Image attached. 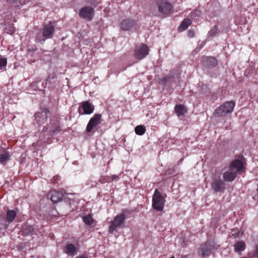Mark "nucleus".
I'll return each instance as SVG.
<instances>
[{
    "label": "nucleus",
    "mask_w": 258,
    "mask_h": 258,
    "mask_svg": "<svg viewBox=\"0 0 258 258\" xmlns=\"http://www.w3.org/2000/svg\"><path fill=\"white\" fill-rule=\"evenodd\" d=\"M156 5L162 15L168 16L173 13V7L168 0H156Z\"/></svg>",
    "instance_id": "1"
},
{
    "label": "nucleus",
    "mask_w": 258,
    "mask_h": 258,
    "mask_svg": "<svg viewBox=\"0 0 258 258\" xmlns=\"http://www.w3.org/2000/svg\"><path fill=\"white\" fill-rule=\"evenodd\" d=\"M94 110V106L88 101L82 102L78 108V112L80 114H90Z\"/></svg>",
    "instance_id": "7"
},
{
    "label": "nucleus",
    "mask_w": 258,
    "mask_h": 258,
    "mask_svg": "<svg viewBox=\"0 0 258 258\" xmlns=\"http://www.w3.org/2000/svg\"><path fill=\"white\" fill-rule=\"evenodd\" d=\"M7 64V60L6 58L0 57V70L5 68Z\"/></svg>",
    "instance_id": "29"
},
{
    "label": "nucleus",
    "mask_w": 258,
    "mask_h": 258,
    "mask_svg": "<svg viewBox=\"0 0 258 258\" xmlns=\"http://www.w3.org/2000/svg\"><path fill=\"white\" fill-rule=\"evenodd\" d=\"M149 49L146 44L137 46L135 51V56L138 59H142L145 57L149 53Z\"/></svg>",
    "instance_id": "8"
},
{
    "label": "nucleus",
    "mask_w": 258,
    "mask_h": 258,
    "mask_svg": "<svg viewBox=\"0 0 258 258\" xmlns=\"http://www.w3.org/2000/svg\"><path fill=\"white\" fill-rule=\"evenodd\" d=\"M194 31H192V30H189L188 31V36L191 38V37H193L194 36Z\"/></svg>",
    "instance_id": "34"
},
{
    "label": "nucleus",
    "mask_w": 258,
    "mask_h": 258,
    "mask_svg": "<svg viewBox=\"0 0 258 258\" xmlns=\"http://www.w3.org/2000/svg\"><path fill=\"white\" fill-rule=\"evenodd\" d=\"M235 105V103L233 101L226 102L215 110L214 115L218 117L225 116L233 111Z\"/></svg>",
    "instance_id": "2"
},
{
    "label": "nucleus",
    "mask_w": 258,
    "mask_h": 258,
    "mask_svg": "<svg viewBox=\"0 0 258 258\" xmlns=\"http://www.w3.org/2000/svg\"><path fill=\"white\" fill-rule=\"evenodd\" d=\"M174 110L178 117L184 115L187 112L186 108L181 104L176 105L174 107Z\"/></svg>",
    "instance_id": "22"
},
{
    "label": "nucleus",
    "mask_w": 258,
    "mask_h": 258,
    "mask_svg": "<svg viewBox=\"0 0 258 258\" xmlns=\"http://www.w3.org/2000/svg\"><path fill=\"white\" fill-rule=\"evenodd\" d=\"M118 176L116 175H112L111 176V180H110V179H108L106 181H108V182H110L111 181H113L114 180H115V179H117L118 178Z\"/></svg>",
    "instance_id": "32"
},
{
    "label": "nucleus",
    "mask_w": 258,
    "mask_h": 258,
    "mask_svg": "<svg viewBox=\"0 0 258 258\" xmlns=\"http://www.w3.org/2000/svg\"><path fill=\"white\" fill-rule=\"evenodd\" d=\"M253 254L254 256L258 257V244L255 246V249L254 251Z\"/></svg>",
    "instance_id": "33"
},
{
    "label": "nucleus",
    "mask_w": 258,
    "mask_h": 258,
    "mask_svg": "<svg viewBox=\"0 0 258 258\" xmlns=\"http://www.w3.org/2000/svg\"><path fill=\"white\" fill-rule=\"evenodd\" d=\"M212 188L216 192L225 189L224 181L220 177H214L212 183Z\"/></svg>",
    "instance_id": "13"
},
{
    "label": "nucleus",
    "mask_w": 258,
    "mask_h": 258,
    "mask_svg": "<svg viewBox=\"0 0 258 258\" xmlns=\"http://www.w3.org/2000/svg\"><path fill=\"white\" fill-rule=\"evenodd\" d=\"M175 80V77L172 73H169V74L165 77L159 79V83L161 85H166L168 83L174 82Z\"/></svg>",
    "instance_id": "21"
},
{
    "label": "nucleus",
    "mask_w": 258,
    "mask_h": 258,
    "mask_svg": "<svg viewBox=\"0 0 258 258\" xmlns=\"http://www.w3.org/2000/svg\"><path fill=\"white\" fill-rule=\"evenodd\" d=\"M9 160V152L6 151L4 148H0V162L3 164H5Z\"/></svg>",
    "instance_id": "20"
},
{
    "label": "nucleus",
    "mask_w": 258,
    "mask_h": 258,
    "mask_svg": "<svg viewBox=\"0 0 258 258\" xmlns=\"http://www.w3.org/2000/svg\"><path fill=\"white\" fill-rule=\"evenodd\" d=\"M101 115L100 114H96L93 117L91 118L89 120L87 127L86 132L90 133L93 127L96 126L100 123Z\"/></svg>",
    "instance_id": "12"
},
{
    "label": "nucleus",
    "mask_w": 258,
    "mask_h": 258,
    "mask_svg": "<svg viewBox=\"0 0 258 258\" xmlns=\"http://www.w3.org/2000/svg\"><path fill=\"white\" fill-rule=\"evenodd\" d=\"M170 258H174V257H170Z\"/></svg>",
    "instance_id": "38"
},
{
    "label": "nucleus",
    "mask_w": 258,
    "mask_h": 258,
    "mask_svg": "<svg viewBox=\"0 0 258 258\" xmlns=\"http://www.w3.org/2000/svg\"><path fill=\"white\" fill-rule=\"evenodd\" d=\"M76 258H88V257L86 255H82L78 256L76 257Z\"/></svg>",
    "instance_id": "36"
},
{
    "label": "nucleus",
    "mask_w": 258,
    "mask_h": 258,
    "mask_svg": "<svg viewBox=\"0 0 258 258\" xmlns=\"http://www.w3.org/2000/svg\"><path fill=\"white\" fill-rule=\"evenodd\" d=\"M49 197L52 202L56 204L62 200L63 194L61 191L53 190L48 194V197Z\"/></svg>",
    "instance_id": "16"
},
{
    "label": "nucleus",
    "mask_w": 258,
    "mask_h": 258,
    "mask_svg": "<svg viewBox=\"0 0 258 258\" xmlns=\"http://www.w3.org/2000/svg\"><path fill=\"white\" fill-rule=\"evenodd\" d=\"M16 216V213L14 210H9L6 214V220L9 222H12Z\"/></svg>",
    "instance_id": "25"
},
{
    "label": "nucleus",
    "mask_w": 258,
    "mask_h": 258,
    "mask_svg": "<svg viewBox=\"0 0 258 258\" xmlns=\"http://www.w3.org/2000/svg\"><path fill=\"white\" fill-rule=\"evenodd\" d=\"M94 14V9L90 7L87 6L81 8L79 12L80 17L89 21L92 20Z\"/></svg>",
    "instance_id": "10"
},
{
    "label": "nucleus",
    "mask_w": 258,
    "mask_h": 258,
    "mask_svg": "<svg viewBox=\"0 0 258 258\" xmlns=\"http://www.w3.org/2000/svg\"><path fill=\"white\" fill-rule=\"evenodd\" d=\"M214 248L212 242H207L202 244L199 250V254L202 256H206L211 254L212 250Z\"/></svg>",
    "instance_id": "11"
},
{
    "label": "nucleus",
    "mask_w": 258,
    "mask_h": 258,
    "mask_svg": "<svg viewBox=\"0 0 258 258\" xmlns=\"http://www.w3.org/2000/svg\"><path fill=\"white\" fill-rule=\"evenodd\" d=\"M245 248V243L242 241H238L234 245L235 251L238 252L239 254H241V251L244 250Z\"/></svg>",
    "instance_id": "23"
},
{
    "label": "nucleus",
    "mask_w": 258,
    "mask_h": 258,
    "mask_svg": "<svg viewBox=\"0 0 258 258\" xmlns=\"http://www.w3.org/2000/svg\"><path fill=\"white\" fill-rule=\"evenodd\" d=\"M136 24V22L135 20L126 19L120 23V26L121 29L124 31H130L135 27Z\"/></svg>",
    "instance_id": "15"
},
{
    "label": "nucleus",
    "mask_w": 258,
    "mask_h": 258,
    "mask_svg": "<svg viewBox=\"0 0 258 258\" xmlns=\"http://www.w3.org/2000/svg\"><path fill=\"white\" fill-rule=\"evenodd\" d=\"M125 219V215L123 212L115 217L113 220L110 223L109 232L113 233L117 228L119 227L123 223Z\"/></svg>",
    "instance_id": "6"
},
{
    "label": "nucleus",
    "mask_w": 258,
    "mask_h": 258,
    "mask_svg": "<svg viewBox=\"0 0 258 258\" xmlns=\"http://www.w3.org/2000/svg\"><path fill=\"white\" fill-rule=\"evenodd\" d=\"M63 250L68 255L73 256L77 254L78 247L72 243H68L66 244Z\"/></svg>",
    "instance_id": "17"
},
{
    "label": "nucleus",
    "mask_w": 258,
    "mask_h": 258,
    "mask_svg": "<svg viewBox=\"0 0 258 258\" xmlns=\"http://www.w3.org/2000/svg\"><path fill=\"white\" fill-rule=\"evenodd\" d=\"M54 32V27L49 22L48 24L45 25L43 28L42 36L44 38H40L38 35L36 37V41L41 43H44L46 39L50 38Z\"/></svg>",
    "instance_id": "5"
},
{
    "label": "nucleus",
    "mask_w": 258,
    "mask_h": 258,
    "mask_svg": "<svg viewBox=\"0 0 258 258\" xmlns=\"http://www.w3.org/2000/svg\"><path fill=\"white\" fill-rule=\"evenodd\" d=\"M237 174L235 171L230 170V169L229 171H226L223 173V177L224 180L227 182L233 181L237 177Z\"/></svg>",
    "instance_id": "19"
},
{
    "label": "nucleus",
    "mask_w": 258,
    "mask_h": 258,
    "mask_svg": "<svg viewBox=\"0 0 258 258\" xmlns=\"http://www.w3.org/2000/svg\"><path fill=\"white\" fill-rule=\"evenodd\" d=\"M37 50L36 47H32L31 48H29L28 49V52H35Z\"/></svg>",
    "instance_id": "35"
},
{
    "label": "nucleus",
    "mask_w": 258,
    "mask_h": 258,
    "mask_svg": "<svg viewBox=\"0 0 258 258\" xmlns=\"http://www.w3.org/2000/svg\"><path fill=\"white\" fill-rule=\"evenodd\" d=\"M202 62L204 66L208 68L214 67L217 63V60L214 57L211 56L203 57Z\"/></svg>",
    "instance_id": "18"
},
{
    "label": "nucleus",
    "mask_w": 258,
    "mask_h": 258,
    "mask_svg": "<svg viewBox=\"0 0 258 258\" xmlns=\"http://www.w3.org/2000/svg\"><path fill=\"white\" fill-rule=\"evenodd\" d=\"M229 168L230 170L235 171L237 174L238 172H242L244 170L243 164L240 159H235L230 164Z\"/></svg>",
    "instance_id": "14"
},
{
    "label": "nucleus",
    "mask_w": 258,
    "mask_h": 258,
    "mask_svg": "<svg viewBox=\"0 0 258 258\" xmlns=\"http://www.w3.org/2000/svg\"><path fill=\"white\" fill-rule=\"evenodd\" d=\"M50 115V112L47 108L41 109L40 112L35 114V119L38 123H43Z\"/></svg>",
    "instance_id": "9"
},
{
    "label": "nucleus",
    "mask_w": 258,
    "mask_h": 258,
    "mask_svg": "<svg viewBox=\"0 0 258 258\" xmlns=\"http://www.w3.org/2000/svg\"><path fill=\"white\" fill-rule=\"evenodd\" d=\"M34 231V229L32 226H28L22 230L23 234L25 236L33 234Z\"/></svg>",
    "instance_id": "26"
},
{
    "label": "nucleus",
    "mask_w": 258,
    "mask_h": 258,
    "mask_svg": "<svg viewBox=\"0 0 258 258\" xmlns=\"http://www.w3.org/2000/svg\"><path fill=\"white\" fill-rule=\"evenodd\" d=\"M166 201L161 193L158 189H156L152 198V206L158 211H162Z\"/></svg>",
    "instance_id": "3"
},
{
    "label": "nucleus",
    "mask_w": 258,
    "mask_h": 258,
    "mask_svg": "<svg viewBox=\"0 0 258 258\" xmlns=\"http://www.w3.org/2000/svg\"><path fill=\"white\" fill-rule=\"evenodd\" d=\"M257 192H258V187H257Z\"/></svg>",
    "instance_id": "37"
},
{
    "label": "nucleus",
    "mask_w": 258,
    "mask_h": 258,
    "mask_svg": "<svg viewBox=\"0 0 258 258\" xmlns=\"http://www.w3.org/2000/svg\"><path fill=\"white\" fill-rule=\"evenodd\" d=\"M191 20L188 18L184 19L180 23L179 26V29L184 30L191 24Z\"/></svg>",
    "instance_id": "24"
},
{
    "label": "nucleus",
    "mask_w": 258,
    "mask_h": 258,
    "mask_svg": "<svg viewBox=\"0 0 258 258\" xmlns=\"http://www.w3.org/2000/svg\"><path fill=\"white\" fill-rule=\"evenodd\" d=\"M218 27L215 26L208 33L209 37H213L215 36L218 31Z\"/></svg>",
    "instance_id": "30"
},
{
    "label": "nucleus",
    "mask_w": 258,
    "mask_h": 258,
    "mask_svg": "<svg viewBox=\"0 0 258 258\" xmlns=\"http://www.w3.org/2000/svg\"><path fill=\"white\" fill-rule=\"evenodd\" d=\"M135 131L137 135H142L146 132V128L143 125H139L135 127Z\"/></svg>",
    "instance_id": "27"
},
{
    "label": "nucleus",
    "mask_w": 258,
    "mask_h": 258,
    "mask_svg": "<svg viewBox=\"0 0 258 258\" xmlns=\"http://www.w3.org/2000/svg\"><path fill=\"white\" fill-rule=\"evenodd\" d=\"M10 3L14 4L16 3L15 6L19 7L21 5H23L24 4V2L22 3L21 1H20L19 4H18L17 3V0H7Z\"/></svg>",
    "instance_id": "31"
},
{
    "label": "nucleus",
    "mask_w": 258,
    "mask_h": 258,
    "mask_svg": "<svg viewBox=\"0 0 258 258\" xmlns=\"http://www.w3.org/2000/svg\"><path fill=\"white\" fill-rule=\"evenodd\" d=\"M84 222L87 225H90L93 223V219L90 214L85 216L83 218Z\"/></svg>",
    "instance_id": "28"
},
{
    "label": "nucleus",
    "mask_w": 258,
    "mask_h": 258,
    "mask_svg": "<svg viewBox=\"0 0 258 258\" xmlns=\"http://www.w3.org/2000/svg\"><path fill=\"white\" fill-rule=\"evenodd\" d=\"M61 131L58 120H51L50 122L45 126L42 132L47 135L54 136L59 133Z\"/></svg>",
    "instance_id": "4"
}]
</instances>
